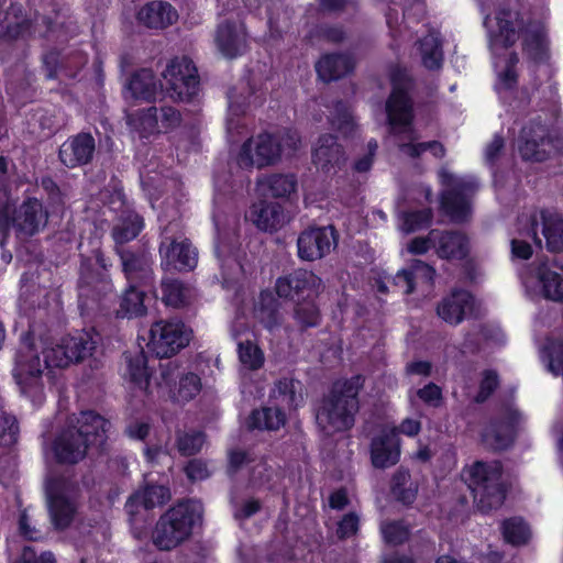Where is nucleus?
<instances>
[{
	"label": "nucleus",
	"mask_w": 563,
	"mask_h": 563,
	"mask_svg": "<svg viewBox=\"0 0 563 563\" xmlns=\"http://www.w3.org/2000/svg\"><path fill=\"white\" fill-rule=\"evenodd\" d=\"M353 67L352 58L342 53L327 54L316 64L318 76L327 82L342 78L352 71Z\"/></svg>",
	"instance_id": "36"
},
{
	"label": "nucleus",
	"mask_w": 563,
	"mask_h": 563,
	"mask_svg": "<svg viewBox=\"0 0 563 563\" xmlns=\"http://www.w3.org/2000/svg\"><path fill=\"white\" fill-rule=\"evenodd\" d=\"M202 505L198 500L179 501L166 510L152 531V542L161 551H172L185 542L201 521Z\"/></svg>",
	"instance_id": "4"
},
{
	"label": "nucleus",
	"mask_w": 563,
	"mask_h": 563,
	"mask_svg": "<svg viewBox=\"0 0 563 563\" xmlns=\"http://www.w3.org/2000/svg\"><path fill=\"white\" fill-rule=\"evenodd\" d=\"M77 485L64 475L48 474L45 478L44 490L48 515L56 530L67 529L77 514L75 494Z\"/></svg>",
	"instance_id": "7"
},
{
	"label": "nucleus",
	"mask_w": 563,
	"mask_h": 563,
	"mask_svg": "<svg viewBox=\"0 0 563 563\" xmlns=\"http://www.w3.org/2000/svg\"><path fill=\"white\" fill-rule=\"evenodd\" d=\"M162 382L167 387L176 385L177 379L180 377L179 364L177 361L168 360L159 365Z\"/></svg>",
	"instance_id": "64"
},
{
	"label": "nucleus",
	"mask_w": 563,
	"mask_h": 563,
	"mask_svg": "<svg viewBox=\"0 0 563 563\" xmlns=\"http://www.w3.org/2000/svg\"><path fill=\"white\" fill-rule=\"evenodd\" d=\"M141 137H148L152 134L159 133L158 108L150 107L139 117V122H132Z\"/></svg>",
	"instance_id": "52"
},
{
	"label": "nucleus",
	"mask_w": 563,
	"mask_h": 563,
	"mask_svg": "<svg viewBox=\"0 0 563 563\" xmlns=\"http://www.w3.org/2000/svg\"><path fill=\"white\" fill-rule=\"evenodd\" d=\"M522 421L521 413L510 405L504 406L482 431V444L486 450L500 452L508 449Z\"/></svg>",
	"instance_id": "11"
},
{
	"label": "nucleus",
	"mask_w": 563,
	"mask_h": 563,
	"mask_svg": "<svg viewBox=\"0 0 563 563\" xmlns=\"http://www.w3.org/2000/svg\"><path fill=\"white\" fill-rule=\"evenodd\" d=\"M533 274L547 299L558 302L563 301V273L553 271L548 260H539L533 263Z\"/></svg>",
	"instance_id": "32"
},
{
	"label": "nucleus",
	"mask_w": 563,
	"mask_h": 563,
	"mask_svg": "<svg viewBox=\"0 0 563 563\" xmlns=\"http://www.w3.org/2000/svg\"><path fill=\"white\" fill-rule=\"evenodd\" d=\"M200 390V378L194 373L180 375L177 389V399L188 401L192 399Z\"/></svg>",
	"instance_id": "57"
},
{
	"label": "nucleus",
	"mask_w": 563,
	"mask_h": 563,
	"mask_svg": "<svg viewBox=\"0 0 563 563\" xmlns=\"http://www.w3.org/2000/svg\"><path fill=\"white\" fill-rule=\"evenodd\" d=\"M177 19V11L165 1L148 2L137 13V20L148 29L167 27Z\"/></svg>",
	"instance_id": "31"
},
{
	"label": "nucleus",
	"mask_w": 563,
	"mask_h": 563,
	"mask_svg": "<svg viewBox=\"0 0 563 563\" xmlns=\"http://www.w3.org/2000/svg\"><path fill=\"white\" fill-rule=\"evenodd\" d=\"M218 49L227 58H235L246 52V32L242 23L223 21L216 31L214 37Z\"/></svg>",
	"instance_id": "24"
},
{
	"label": "nucleus",
	"mask_w": 563,
	"mask_h": 563,
	"mask_svg": "<svg viewBox=\"0 0 563 563\" xmlns=\"http://www.w3.org/2000/svg\"><path fill=\"white\" fill-rule=\"evenodd\" d=\"M40 353V347L35 344L31 333H26L16 349L12 369L15 383L23 394L37 387L42 378L45 366L42 364Z\"/></svg>",
	"instance_id": "12"
},
{
	"label": "nucleus",
	"mask_w": 563,
	"mask_h": 563,
	"mask_svg": "<svg viewBox=\"0 0 563 563\" xmlns=\"http://www.w3.org/2000/svg\"><path fill=\"white\" fill-rule=\"evenodd\" d=\"M484 25L487 30L488 47L495 57L506 56L517 43L525 27L519 11L500 7L493 16L486 15Z\"/></svg>",
	"instance_id": "9"
},
{
	"label": "nucleus",
	"mask_w": 563,
	"mask_h": 563,
	"mask_svg": "<svg viewBox=\"0 0 563 563\" xmlns=\"http://www.w3.org/2000/svg\"><path fill=\"white\" fill-rule=\"evenodd\" d=\"M20 427L16 418L8 412L0 413V446L11 448L16 444Z\"/></svg>",
	"instance_id": "51"
},
{
	"label": "nucleus",
	"mask_w": 563,
	"mask_h": 563,
	"mask_svg": "<svg viewBox=\"0 0 563 563\" xmlns=\"http://www.w3.org/2000/svg\"><path fill=\"white\" fill-rule=\"evenodd\" d=\"M422 65L435 70L441 68L443 62L442 44L435 33H430L417 42Z\"/></svg>",
	"instance_id": "45"
},
{
	"label": "nucleus",
	"mask_w": 563,
	"mask_h": 563,
	"mask_svg": "<svg viewBox=\"0 0 563 563\" xmlns=\"http://www.w3.org/2000/svg\"><path fill=\"white\" fill-rule=\"evenodd\" d=\"M109 426V421L95 411H81L70 416L52 442L56 463L75 465L82 461L89 448L101 445L106 441Z\"/></svg>",
	"instance_id": "2"
},
{
	"label": "nucleus",
	"mask_w": 563,
	"mask_h": 563,
	"mask_svg": "<svg viewBox=\"0 0 563 563\" xmlns=\"http://www.w3.org/2000/svg\"><path fill=\"white\" fill-rule=\"evenodd\" d=\"M330 123L332 128L338 130L344 136L353 135L356 129L349 104L341 100L336 101L333 106V111H331L330 114Z\"/></svg>",
	"instance_id": "47"
},
{
	"label": "nucleus",
	"mask_w": 563,
	"mask_h": 563,
	"mask_svg": "<svg viewBox=\"0 0 563 563\" xmlns=\"http://www.w3.org/2000/svg\"><path fill=\"white\" fill-rule=\"evenodd\" d=\"M109 266L100 249L92 250L90 255L80 254L77 280L79 298L100 300L114 291L108 275Z\"/></svg>",
	"instance_id": "8"
},
{
	"label": "nucleus",
	"mask_w": 563,
	"mask_h": 563,
	"mask_svg": "<svg viewBox=\"0 0 563 563\" xmlns=\"http://www.w3.org/2000/svg\"><path fill=\"white\" fill-rule=\"evenodd\" d=\"M440 180L446 189L441 195V207L455 223L465 222L470 216V196L474 191L472 183L456 178L446 168L439 172Z\"/></svg>",
	"instance_id": "14"
},
{
	"label": "nucleus",
	"mask_w": 563,
	"mask_h": 563,
	"mask_svg": "<svg viewBox=\"0 0 563 563\" xmlns=\"http://www.w3.org/2000/svg\"><path fill=\"white\" fill-rule=\"evenodd\" d=\"M433 218V212L430 208L407 212L404 216V222L401 230L405 233H411L418 231L424 227H428Z\"/></svg>",
	"instance_id": "53"
},
{
	"label": "nucleus",
	"mask_w": 563,
	"mask_h": 563,
	"mask_svg": "<svg viewBox=\"0 0 563 563\" xmlns=\"http://www.w3.org/2000/svg\"><path fill=\"white\" fill-rule=\"evenodd\" d=\"M31 22L26 19L10 23L7 25L5 31L1 34L0 38L5 42L24 38L30 34Z\"/></svg>",
	"instance_id": "60"
},
{
	"label": "nucleus",
	"mask_w": 563,
	"mask_h": 563,
	"mask_svg": "<svg viewBox=\"0 0 563 563\" xmlns=\"http://www.w3.org/2000/svg\"><path fill=\"white\" fill-rule=\"evenodd\" d=\"M292 319L300 332L319 327L322 314L316 298L307 294L301 300L298 299L292 308Z\"/></svg>",
	"instance_id": "39"
},
{
	"label": "nucleus",
	"mask_w": 563,
	"mask_h": 563,
	"mask_svg": "<svg viewBox=\"0 0 563 563\" xmlns=\"http://www.w3.org/2000/svg\"><path fill=\"white\" fill-rule=\"evenodd\" d=\"M501 466L498 463L476 462L464 471V478L472 490L474 503L482 512L499 508L506 497Z\"/></svg>",
	"instance_id": "6"
},
{
	"label": "nucleus",
	"mask_w": 563,
	"mask_h": 563,
	"mask_svg": "<svg viewBox=\"0 0 563 563\" xmlns=\"http://www.w3.org/2000/svg\"><path fill=\"white\" fill-rule=\"evenodd\" d=\"M47 223V211L36 198H29L18 208H12L8 201V192L0 180V233L3 235L1 243L12 227L16 236L27 239Z\"/></svg>",
	"instance_id": "5"
},
{
	"label": "nucleus",
	"mask_w": 563,
	"mask_h": 563,
	"mask_svg": "<svg viewBox=\"0 0 563 563\" xmlns=\"http://www.w3.org/2000/svg\"><path fill=\"white\" fill-rule=\"evenodd\" d=\"M296 188L297 179L292 174H272L256 181V189L262 198H287Z\"/></svg>",
	"instance_id": "33"
},
{
	"label": "nucleus",
	"mask_w": 563,
	"mask_h": 563,
	"mask_svg": "<svg viewBox=\"0 0 563 563\" xmlns=\"http://www.w3.org/2000/svg\"><path fill=\"white\" fill-rule=\"evenodd\" d=\"M142 284H129L128 289L124 291L120 307L115 311L117 318H134L141 317L146 312L144 306L145 292L139 290L137 287Z\"/></svg>",
	"instance_id": "44"
},
{
	"label": "nucleus",
	"mask_w": 563,
	"mask_h": 563,
	"mask_svg": "<svg viewBox=\"0 0 563 563\" xmlns=\"http://www.w3.org/2000/svg\"><path fill=\"white\" fill-rule=\"evenodd\" d=\"M11 563H56V561L52 552H42L37 555L33 547L25 545Z\"/></svg>",
	"instance_id": "59"
},
{
	"label": "nucleus",
	"mask_w": 563,
	"mask_h": 563,
	"mask_svg": "<svg viewBox=\"0 0 563 563\" xmlns=\"http://www.w3.org/2000/svg\"><path fill=\"white\" fill-rule=\"evenodd\" d=\"M255 318L268 331L279 328L284 321L280 301L271 292L262 291L254 309Z\"/></svg>",
	"instance_id": "34"
},
{
	"label": "nucleus",
	"mask_w": 563,
	"mask_h": 563,
	"mask_svg": "<svg viewBox=\"0 0 563 563\" xmlns=\"http://www.w3.org/2000/svg\"><path fill=\"white\" fill-rule=\"evenodd\" d=\"M43 354L45 367H66L73 363L68 351L65 349L64 339L59 344L43 351Z\"/></svg>",
	"instance_id": "56"
},
{
	"label": "nucleus",
	"mask_w": 563,
	"mask_h": 563,
	"mask_svg": "<svg viewBox=\"0 0 563 563\" xmlns=\"http://www.w3.org/2000/svg\"><path fill=\"white\" fill-rule=\"evenodd\" d=\"M321 279L307 269H296L285 276L277 278L275 288L278 297L285 299L299 298L306 291L318 294Z\"/></svg>",
	"instance_id": "23"
},
{
	"label": "nucleus",
	"mask_w": 563,
	"mask_h": 563,
	"mask_svg": "<svg viewBox=\"0 0 563 563\" xmlns=\"http://www.w3.org/2000/svg\"><path fill=\"white\" fill-rule=\"evenodd\" d=\"M540 217L547 249L552 253L563 252V218L551 210H541Z\"/></svg>",
	"instance_id": "40"
},
{
	"label": "nucleus",
	"mask_w": 563,
	"mask_h": 563,
	"mask_svg": "<svg viewBox=\"0 0 563 563\" xmlns=\"http://www.w3.org/2000/svg\"><path fill=\"white\" fill-rule=\"evenodd\" d=\"M541 357L549 372L555 376L563 375V341L548 339Z\"/></svg>",
	"instance_id": "48"
},
{
	"label": "nucleus",
	"mask_w": 563,
	"mask_h": 563,
	"mask_svg": "<svg viewBox=\"0 0 563 563\" xmlns=\"http://www.w3.org/2000/svg\"><path fill=\"white\" fill-rule=\"evenodd\" d=\"M162 300L166 306L184 308L195 299V289L180 279L165 277L161 283Z\"/></svg>",
	"instance_id": "37"
},
{
	"label": "nucleus",
	"mask_w": 563,
	"mask_h": 563,
	"mask_svg": "<svg viewBox=\"0 0 563 563\" xmlns=\"http://www.w3.org/2000/svg\"><path fill=\"white\" fill-rule=\"evenodd\" d=\"M172 99L190 101L199 90V77L192 60L186 56L170 60L162 73Z\"/></svg>",
	"instance_id": "13"
},
{
	"label": "nucleus",
	"mask_w": 563,
	"mask_h": 563,
	"mask_svg": "<svg viewBox=\"0 0 563 563\" xmlns=\"http://www.w3.org/2000/svg\"><path fill=\"white\" fill-rule=\"evenodd\" d=\"M503 534L507 542L514 545H521L527 543L531 532L522 518L514 517L504 521Z\"/></svg>",
	"instance_id": "49"
},
{
	"label": "nucleus",
	"mask_w": 563,
	"mask_h": 563,
	"mask_svg": "<svg viewBox=\"0 0 563 563\" xmlns=\"http://www.w3.org/2000/svg\"><path fill=\"white\" fill-rule=\"evenodd\" d=\"M371 461L375 468H387L398 463L400 443L396 430L383 431L371 442Z\"/></svg>",
	"instance_id": "27"
},
{
	"label": "nucleus",
	"mask_w": 563,
	"mask_h": 563,
	"mask_svg": "<svg viewBox=\"0 0 563 563\" xmlns=\"http://www.w3.org/2000/svg\"><path fill=\"white\" fill-rule=\"evenodd\" d=\"M150 347L158 358H170L189 344L191 330L181 321H158L151 328Z\"/></svg>",
	"instance_id": "15"
},
{
	"label": "nucleus",
	"mask_w": 563,
	"mask_h": 563,
	"mask_svg": "<svg viewBox=\"0 0 563 563\" xmlns=\"http://www.w3.org/2000/svg\"><path fill=\"white\" fill-rule=\"evenodd\" d=\"M97 334L82 331L77 335L65 338V349L68 351L73 363H80L92 355L98 341Z\"/></svg>",
	"instance_id": "43"
},
{
	"label": "nucleus",
	"mask_w": 563,
	"mask_h": 563,
	"mask_svg": "<svg viewBox=\"0 0 563 563\" xmlns=\"http://www.w3.org/2000/svg\"><path fill=\"white\" fill-rule=\"evenodd\" d=\"M313 163L325 174H335L345 163L342 146L331 134L321 135L312 153Z\"/></svg>",
	"instance_id": "28"
},
{
	"label": "nucleus",
	"mask_w": 563,
	"mask_h": 563,
	"mask_svg": "<svg viewBox=\"0 0 563 563\" xmlns=\"http://www.w3.org/2000/svg\"><path fill=\"white\" fill-rule=\"evenodd\" d=\"M246 219L264 232H276L287 222L283 206L279 202L268 201L267 198L253 203Z\"/></svg>",
	"instance_id": "25"
},
{
	"label": "nucleus",
	"mask_w": 563,
	"mask_h": 563,
	"mask_svg": "<svg viewBox=\"0 0 563 563\" xmlns=\"http://www.w3.org/2000/svg\"><path fill=\"white\" fill-rule=\"evenodd\" d=\"M114 251L120 258L122 273L129 284H152V262L144 251L122 245L114 246Z\"/></svg>",
	"instance_id": "22"
},
{
	"label": "nucleus",
	"mask_w": 563,
	"mask_h": 563,
	"mask_svg": "<svg viewBox=\"0 0 563 563\" xmlns=\"http://www.w3.org/2000/svg\"><path fill=\"white\" fill-rule=\"evenodd\" d=\"M143 228L144 220L139 213L132 210H123L111 230L115 246H125L128 242L134 240L141 233Z\"/></svg>",
	"instance_id": "35"
},
{
	"label": "nucleus",
	"mask_w": 563,
	"mask_h": 563,
	"mask_svg": "<svg viewBox=\"0 0 563 563\" xmlns=\"http://www.w3.org/2000/svg\"><path fill=\"white\" fill-rule=\"evenodd\" d=\"M335 245L336 231L332 225L309 228L297 239L298 256L308 262L324 257Z\"/></svg>",
	"instance_id": "19"
},
{
	"label": "nucleus",
	"mask_w": 563,
	"mask_h": 563,
	"mask_svg": "<svg viewBox=\"0 0 563 563\" xmlns=\"http://www.w3.org/2000/svg\"><path fill=\"white\" fill-rule=\"evenodd\" d=\"M393 91L386 102L387 121L390 133L396 135L399 152L412 159H417L426 151H430L437 158L445 156V147L439 141L416 142L419 135L412 128V101L408 96L411 86L407 70L396 68L391 71Z\"/></svg>",
	"instance_id": "1"
},
{
	"label": "nucleus",
	"mask_w": 563,
	"mask_h": 563,
	"mask_svg": "<svg viewBox=\"0 0 563 563\" xmlns=\"http://www.w3.org/2000/svg\"><path fill=\"white\" fill-rule=\"evenodd\" d=\"M282 157V142L269 133L258 134L253 140L243 143L239 154L241 167L264 168L276 165Z\"/></svg>",
	"instance_id": "17"
},
{
	"label": "nucleus",
	"mask_w": 563,
	"mask_h": 563,
	"mask_svg": "<svg viewBox=\"0 0 563 563\" xmlns=\"http://www.w3.org/2000/svg\"><path fill=\"white\" fill-rule=\"evenodd\" d=\"M358 517L354 512L345 515L338 525L336 536L340 540H344L354 536L358 530Z\"/></svg>",
	"instance_id": "63"
},
{
	"label": "nucleus",
	"mask_w": 563,
	"mask_h": 563,
	"mask_svg": "<svg viewBox=\"0 0 563 563\" xmlns=\"http://www.w3.org/2000/svg\"><path fill=\"white\" fill-rule=\"evenodd\" d=\"M161 266L164 271L189 272L198 263V254L184 235L178 223L169 222L162 231L159 243Z\"/></svg>",
	"instance_id": "10"
},
{
	"label": "nucleus",
	"mask_w": 563,
	"mask_h": 563,
	"mask_svg": "<svg viewBox=\"0 0 563 563\" xmlns=\"http://www.w3.org/2000/svg\"><path fill=\"white\" fill-rule=\"evenodd\" d=\"M475 311V299L466 290H455L438 303L437 314L450 324H459L463 319L472 317Z\"/></svg>",
	"instance_id": "26"
},
{
	"label": "nucleus",
	"mask_w": 563,
	"mask_h": 563,
	"mask_svg": "<svg viewBox=\"0 0 563 563\" xmlns=\"http://www.w3.org/2000/svg\"><path fill=\"white\" fill-rule=\"evenodd\" d=\"M163 85L155 78L151 69L136 71L128 84V90L134 99L152 102L155 100Z\"/></svg>",
	"instance_id": "38"
},
{
	"label": "nucleus",
	"mask_w": 563,
	"mask_h": 563,
	"mask_svg": "<svg viewBox=\"0 0 563 563\" xmlns=\"http://www.w3.org/2000/svg\"><path fill=\"white\" fill-rule=\"evenodd\" d=\"M123 358L126 364L125 375L129 379L139 386L146 389L150 383L151 372L147 366V357L143 350L126 351L123 353Z\"/></svg>",
	"instance_id": "41"
},
{
	"label": "nucleus",
	"mask_w": 563,
	"mask_h": 563,
	"mask_svg": "<svg viewBox=\"0 0 563 563\" xmlns=\"http://www.w3.org/2000/svg\"><path fill=\"white\" fill-rule=\"evenodd\" d=\"M435 236V253L444 260H463L468 254V240L460 231L432 230Z\"/></svg>",
	"instance_id": "29"
},
{
	"label": "nucleus",
	"mask_w": 563,
	"mask_h": 563,
	"mask_svg": "<svg viewBox=\"0 0 563 563\" xmlns=\"http://www.w3.org/2000/svg\"><path fill=\"white\" fill-rule=\"evenodd\" d=\"M554 150L547 125L532 121L521 130L519 152L525 161L544 162Z\"/></svg>",
	"instance_id": "18"
},
{
	"label": "nucleus",
	"mask_w": 563,
	"mask_h": 563,
	"mask_svg": "<svg viewBox=\"0 0 563 563\" xmlns=\"http://www.w3.org/2000/svg\"><path fill=\"white\" fill-rule=\"evenodd\" d=\"M522 47L528 56L536 63L548 59V40L544 25L540 21L525 22L521 31Z\"/></svg>",
	"instance_id": "30"
},
{
	"label": "nucleus",
	"mask_w": 563,
	"mask_h": 563,
	"mask_svg": "<svg viewBox=\"0 0 563 563\" xmlns=\"http://www.w3.org/2000/svg\"><path fill=\"white\" fill-rule=\"evenodd\" d=\"M97 150L95 137L88 132L69 136L58 150V158L67 168H77L92 163Z\"/></svg>",
	"instance_id": "21"
},
{
	"label": "nucleus",
	"mask_w": 563,
	"mask_h": 563,
	"mask_svg": "<svg viewBox=\"0 0 563 563\" xmlns=\"http://www.w3.org/2000/svg\"><path fill=\"white\" fill-rule=\"evenodd\" d=\"M380 530L385 542L391 545L402 544L410 537V528L402 520L384 521Z\"/></svg>",
	"instance_id": "50"
},
{
	"label": "nucleus",
	"mask_w": 563,
	"mask_h": 563,
	"mask_svg": "<svg viewBox=\"0 0 563 563\" xmlns=\"http://www.w3.org/2000/svg\"><path fill=\"white\" fill-rule=\"evenodd\" d=\"M285 421V413L278 407H263L252 411L246 424L249 430H278Z\"/></svg>",
	"instance_id": "42"
},
{
	"label": "nucleus",
	"mask_w": 563,
	"mask_h": 563,
	"mask_svg": "<svg viewBox=\"0 0 563 563\" xmlns=\"http://www.w3.org/2000/svg\"><path fill=\"white\" fill-rule=\"evenodd\" d=\"M229 462L227 467V473L230 477L235 476V474L247 463L252 461L249 453L246 451L234 449L229 451Z\"/></svg>",
	"instance_id": "62"
},
{
	"label": "nucleus",
	"mask_w": 563,
	"mask_h": 563,
	"mask_svg": "<svg viewBox=\"0 0 563 563\" xmlns=\"http://www.w3.org/2000/svg\"><path fill=\"white\" fill-rule=\"evenodd\" d=\"M316 36L331 44H341L347 38V34L342 26L327 24L317 27Z\"/></svg>",
	"instance_id": "58"
},
{
	"label": "nucleus",
	"mask_w": 563,
	"mask_h": 563,
	"mask_svg": "<svg viewBox=\"0 0 563 563\" xmlns=\"http://www.w3.org/2000/svg\"><path fill=\"white\" fill-rule=\"evenodd\" d=\"M205 442L202 432L179 433L177 437V448L181 455L191 456L197 454Z\"/></svg>",
	"instance_id": "55"
},
{
	"label": "nucleus",
	"mask_w": 563,
	"mask_h": 563,
	"mask_svg": "<svg viewBox=\"0 0 563 563\" xmlns=\"http://www.w3.org/2000/svg\"><path fill=\"white\" fill-rule=\"evenodd\" d=\"M240 361L250 369H258L264 364L262 350L251 341L239 343Z\"/></svg>",
	"instance_id": "54"
},
{
	"label": "nucleus",
	"mask_w": 563,
	"mask_h": 563,
	"mask_svg": "<svg viewBox=\"0 0 563 563\" xmlns=\"http://www.w3.org/2000/svg\"><path fill=\"white\" fill-rule=\"evenodd\" d=\"M418 485L411 481L408 471L398 470L391 479V494L405 506H410L417 498Z\"/></svg>",
	"instance_id": "46"
},
{
	"label": "nucleus",
	"mask_w": 563,
	"mask_h": 563,
	"mask_svg": "<svg viewBox=\"0 0 563 563\" xmlns=\"http://www.w3.org/2000/svg\"><path fill=\"white\" fill-rule=\"evenodd\" d=\"M364 382V376L354 375L332 384L314 410L316 423L322 433L332 435L354 427Z\"/></svg>",
	"instance_id": "3"
},
{
	"label": "nucleus",
	"mask_w": 563,
	"mask_h": 563,
	"mask_svg": "<svg viewBox=\"0 0 563 563\" xmlns=\"http://www.w3.org/2000/svg\"><path fill=\"white\" fill-rule=\"evenodd\" d=\"M169 499V488L156 484H146L128 498L124 508L136 538H140L141 530L146 522V511L163 506Z\"/></svg>",
	"instance_id": "16"
},
{
	"label": "nucleus",
	"mask_w": 563,
	"mask_h": 563,
	"mask_svg": "<svg viewBox=\"0 0 563 563\" xmlns=\"http://www.w3.org/2000/svg\"><path fill=\"white\" fill-rule=\"evenodd\" d=\"M158 122L161 130H173L180 124L181 114L173 107H162L158 109Z\"/></svg>",
	"instance_id": "61"
},
{
	"label": "nucleus",
	"mask_w": 563,
	"mask_h": 563,
	"mask_svg": "<svg viewBox=\"0 0 563 563\" xmlns=\"http://www.w3.org/2000/svg\"><path fill=\"white\" fill-rule=\"evenodd\" d=\"M253 96L254 88L244 81L228 91L230 117L227 120V132L231 143L240 142L241 136L246 134V128L239 118L246 112Z\"/></svg>",
	"instance_id": "20"
}]
</instances>
